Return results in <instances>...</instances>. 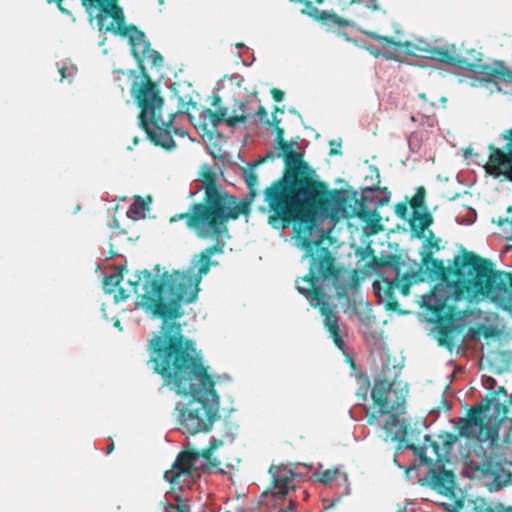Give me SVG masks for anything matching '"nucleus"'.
<instances>
[{
  "label": "nucleus",
  "instance_id": "f257e3e1",
  "mask_svg": "<svg viewBox=\"0 0 512 512\" xmlns=\"http://www.w3.org/2000/svg\"><path fill=\"white\" fill-rule=\"evenodd\" d=\"M289 148L283 146L286 172L280 180L266 188L265 202L269 208L270 222L299 221L295 227V244L305 251V258L311 259V266L318 259V251L325 249L320 246L324 236L340 219L350 216L347 210L349 198L345 192H338L321 201L317 210L313 211L319 195L313 172L302 161V154L288 151Z\"/></svg>",
  "mask_w": 512,
  "mask_h": 512
},
{
  "label": "nucleus",
  "instance_id": "f03ea898",
  "mask_svg": "<svg viewBox=\"0 0 512 512\" xmlns=\"http://www.w3.org/2000/svg\"><path fill=\"white\" fill-rule=\"evenodd\" d=\"M162 329L163 336L150 341L155 371L178 394L192 396L177 405L183 427L191 434L208 431L219 411L214 382L194 344L183 339L180 325L165 321Z\"/></svg>",
  "mask_w": 512,
  "mask_h": 512
},
{
  "label": "nucleus",
  "instance_id": "7ed1b4c3",
  "mask_svg": "<svg viewBox=\"0 0 512 512\" xmlns=\"http://www.w3.org/2000/svg\"><path fill=\"white\" fill-rule=\"evenodd\" d=\"M221 252L222 246L219 244L207 248L193 257L187 271L165 272L159 278L153 277L148 271L138 273L137 281L131 284L134 293L142 291L137 306L164 319L181 317L182 304L191 303L197 298L202 277L212 265L211 257Z\"/></svg>",
  "mask_w": 512,
  "mask_h": 512
},
{
  "label": "nucleus",
  "instance_id": "20e7f679",
  "mask_svg": "<svg viewBox=\"0 0 512 512\" xmlns=\"http://www.w3.org/2000/svg\"><path fill=\"white\" fill-rule=\"evenodd\" d=\"M334 262L328 249H320L317 261L310 266L309 274L297 280V290L312 306L319 307L335 345L345 351L346 344L340 335L339 317L330 308L323 288L333 287L339 296L344 295L352 287L354 276L345 269L335 267Z\"/></svg>",
  "mask_w": 512,
  "mask_h": 512
},
{
  "label": "nucleus",
  "instance_id": "39448f33",
  "mask_svg": "<svg viewBox=\"0 0 512 512\" xmlns=\"http://www.w3.org/2000/svg\"><path fill=\"white\" fill-rule=\"evenodd\" d=\"M459 279L453 283L438 284L433 292L423 296V304L430 310L454 309L462 299L480 301L484 298L496 300L505 291L502 283L480 258L465 261L458 268Z\"/></svg>",
  "mask_w": 512,
  "mask_h": 512
},
{
  "label": "nucleus",
  "instance_id": "423d86ee",
  "mask_svg": "<svg viewBox=\"0 0 512 512\" xmlns=\"http://www.w3.org/2000/svg\"><path fill=\"white\" fill-rule=\"evenodd\" d=\"M132 94L138 106L140 126L147 133L148 138L156 145L165 149H173L176 143L173 136L184 138L186 130L181 127L186 119L183 113L170 114L168 120L162 118L164 100L159 95L157 86L150 80L141 83L137 88L133 87Z\"/></svg>",
  "mask_w": 512,
  "mask_h": 512
},
{
  "label": "nucleus",
  "instance_id": "0eeeda50",
  "mask_svg": "<svg viewBox=\"0 0 512 512\" xmlns=\"http://www.w3.org/2000/svg\"><path fill=\"white\" fill-rule=\"evenodd\" d=\"M206 204H195L189 212L175 215L171 222L186 220V224L193 229L200 238H214L227 231L225 223L236 219L245 213L246 204L214 186H208L205 191Z\"/></svg>",
  "mask_w": 512,
  "mask_h": 512
},
{
  "label": "nucleus",
  "instance_id": "6e6552de",
  "mask_svg": "<svg viewBox=\"0 0 512 512\" xmlns=\"http://www.w3.org/2000/svg\"><path fill=\"white\" fill-rule=\"evenodd\" d=\"M509 398L512 403V396L503 387H499L492 397H486L480 405L473 408L468 418L454 419L452 423L460 436L476 438L492 447L498 439L499 430L502 427H512V417L508 415L506 405Z\"/></svg>",
  "mask_w": 512,
  "mask_h": 512
},
{
  "label": "nucleus",
  "instance_id": "1a4fd4ad",
  "mask_svg": "<svg viewBox=\"0 0 512 512\" xmlns=\"http://www.w3.org/2000/svg\"><path fill=\"white\" fill-rule=\"evenodd\" d=\"M91 20L96 19L102 32H113L129 38L133 55L139 60H151L154 66L161 65V55L149 48L144 33L135 27H127L124 13L117 0H81Z\"/></svg>",
  "mask_w": 512,
  "mask_h": 512
},
{
  "label": "nucleus",
  "instance_id": "9d476101",
  "mask_svg": "<svg viewBox=\"0 0 512 512\" xmlns=\"http://www.w3.org/2000/svg\"><path fill=\"white\" fill-rule=\"evenodd\" d=\"M406 395L407 389L401 383L375 379L371 390L374 411L368 423L377 424L398 438L404 432L400 416L405 413Z\"/></svg>",
  "mask_w": 512,
  "mask_h": 512
},
{
  "label": "nucleus",
  "instance_id": "9b49d317",
  "mask_svg": "<svg viewBox=\"0 0 512 512\" xmlns=\"http://www.w3.org/2000/svg\"><path fill=\"white\" fill-rule=\"evenodd\" d=\"M210 447L201 451L180 452L172 465V468L165 472L164 478L171 484L180 487L199 476V471L208 469L212 465V452L222 445V441L211 437Z\"/></svg>",
  "mask_w": 512,
  "mask_h": 512
},
{
  "label": "nucleus",
  "instance_id": "f8f14e48",
  "mask_svg": "<svg viewBox=\"0 0 512 512\" xmlns=\"http://www.w3.org/2000/svg\"><path fill=\"white\" fill-rule=\"evenodd\" d=\"M272 487L261 494V504L278 512H295V501L289 494L294 489L296 474L286 466H271Z\"/></svg>",
  "mask_w": 512,
  "mask_h": 512
},
{
  "label": "nucleus",
  "instance_id": "ddd939ff",
  "mask_svg": "<svg viewBox=\"0 0 512 512\" xmlns=\"http://www.w3.org/2000/svg\"><path fill=\"white\" fill-rule=\"evenodd\" d=\"M463 475L481 481L490 491H498L512 481L511 473L501 464L479 456L468 458L463 467Z\"/></svg>",
  "mask_w": 512,
  "mask_h": 512
},
{
  "label": "nucleus",
  "instance_id": "4468645a",
  "mask_svg": "<svg viewBox=\"0 0 512 512\" xmlns=\"http://www.w3.org/2000/svg\"><path fill=\"white\" fill-rule=\"evenodd\" d=\"M380 276L382 281H374L372 286L375 294L381 300L392 298L395 289L399 290L403 295H408L411 278L414 277V275L407 273L401 274L399 264L390 262L382 265Z\"/></svg>",
  "mask_w": 512,
  "mask_h": 512
},
{
  "label": "nucleus",
  "instance_id": "2eb2a0df",
  "mask_svg": "<svg viewBox=\"0 0 512 512\" xmlns=\"http://www.w3.org/2000/svg\"><path fill=\"white\" fill-rule=\"evenodd\" d=\"M500 148L490 146V155L485 165L486 172L494 177L505 176L512 181V129L502 134Z\"/></svg>",
  "mask_w": 512,
  "mask_h": 512
},
{
  "label": "nucleus",
  "instance_id": "dca6fc26",
  "mask_svg": "<svg viewBox=\"0 0 512 512\" xmlns=\"http://www.w3.org/2000/svg\"><path fill=\"white\" fill-rule=\"evenodd\" d=\"M241 114L234 116H227V111L219 110V112H214L211 109L203 110L200 114L201 126L204 131L212 134L216 132L218 125L221 122H225V124L230 128H235L239 124L244 123L247 119V116L244 114L243 106L240 107Z\"/></svg>",
  "mask_w": 512,
  "mask_h": 512
},
{
  "label": "nucleus",
  "instance_id": "f3484780",
  "mask_svg": "<svg viewBox=\"0 0 512 512\" xmlns=\"http://www.w3.org/2000/svg\"><path fill=\"white\" fill-rule=\"evenodd\" d=\"M425 188H417L416 194L412 197L410 205L413 208L411 226L417 232H423L432 223V216L424 206Z\"/></svg>",
  "mask_w": 512,
  "mask_h": 512
},
{
  "label": "nucleus",
  "instance_id": "a211bd4d",
  "mask_svg": "<svg viewBox=\"0 0 512 512\" xmlns=\"http://www.w3.org/2000/svg\"><path fill=\"white\" fill-rule=\"evenodd\" d=\"M423 46L417 47V50L423 52L420 56L430 58L450 65H457L459 56L454 45H445L442 47H431L425 42H421Z\"/></svg>",
  "mask_w": 512,
  "mask_h": 512
},
{
  "label": "nucleus",
  "instance_id": "6ab92c4d",
  "mask_svg": "<svg viewBox=\"0 0 512 512\" xmlns=\"http://www.w3.org/2000/svg\"><path fill=\"white\" fill-rule=\"evenodd\" d=\"M432 484L444 492H452L454 489V474L443 466H437L429 471Z\"/></svg>",
  "mask_w": 512,
  "mask_h": 512
},
{
  "label": "nucleus",
  "instance_id": "aec40b11",
  "mask_svg": "<svg viewBox=\"0 0 512 512\" xmlns=\"http://www.w3.org/2000/svg\"><path fill=\"white\" fill-rule=\"evenodd\" d=\"M320 481L325 484H335L340 489L339 496L350 494V484L346 473L341 472L339 469L326 470L320 476Z\"/></svg>",
  "mask_w": 512,
  "mask_h": 512
},
{
  "label": "nucleus",
  "instance_id": "412c9836",
  "mask_svg": "<svg viewBox=\"0 0 512 512\" xmlns=\"http://www.w3.org/2000/svg\"><path fill=\"white\" fill-rule=\"evenodd\" d=\"M361 198L365 200V203L379 208L389 202L390 194L386 189L367 187L362 190Z\"/></svg>",
  "mask_w": 512,
  "mask_h": 512
},
{
  "label": "nucleus",
  "instance_id": "4be33fe9",
  "mask_svg": "<svg viewBox=\"0 0 512 512\" xmlns=\"http://www.w3.org/2000/svg\"><path fill=\"white\" fill-rule=\"evenodd\" d=\"M352 214H356L359 218L371 223H377L381 220L378 208L365 203V200L362 198L360 201L355 200V207L353 208Z\"/></svg>",
  "mask_w": 512,
  "mask_h": 512
},
{
  "label": "nucleus",
  "instance_id": "5701e85b",
  "mask_svg": "<svg viewBox=\"0 0 512 512\" xmlns=\"http://www.w3.org/2000/svg\"><path fill=\"white\" fill-rule=\"evenodd\" d=\"M489 76L495 79L496 85L503 83L505 88L498 86L499 91L508 92L507 88L512 87V71L504 67L502 64H497V67L492 71L487 72Z\"/></svg>",
  "mask_w": 512,
  "mask_h": 512
},
{
  "label": "nucleus",
  "instance_id": "b1692460",
  "mask_svg": "<svg viewBox=\"0 0 512 512\" xmlns=\"http://www.w3.org/2000/svg\"><path fill=\"white\" fill-rule=\"evenodd\" d=\"M368 36H370L371 38L379 41L380 43V48H375L373 46H369L367 49L369 50V52L375 56H379V55H384L386 57H390V52H389V49L392 47V46H398V44L396 42H394L393 40L389 39L388 37H385V36H381V35H378L376 33H373V32H369L367 33Z\"/></svg>",
  "mask_w": 512,
  "mask_h": 512
},
{
  "label": "nucleus",
  "instance_id": "393cba45",
  "mask_svg": "<svg viewBox=\"0 0 512 512\" xmlns=\"http://www.w3.org/2000/svg\"><path fill=\"white\" fill-rule=\"evenodd\" d=\"M127 216L131 219L138 220L145 217V202L141 197H136L130 205Z\"/></svg>",
  "mask_w": 512,
  "mask_h": 512
},
{
  "label": "nucleus",
  "instance_id": "a878e982",
  "mask_svg": "<svg viewBox=\"0 0 512 512\" xmlns=\"http://www.w3.org/2000/svg\"><path fill=\"white\" fill-rule=\"evenodd\" d=\"M498 225L506 239H512V207L507 210V217L499 219Z\"/></svg>",
  "mask_w": 512,
  "mask_h": 512
},
{
  "label": "nucleus",
  "instance_id": "bb28decb",
  "mask_svg": "<svg viewBox=\"0 0 512 512\" xmlns=\"http://www.w3.org/2000/svg\"><path fill=\"white\" fill-rule=\"evenodd\" d=\"M418 107L422 111L423 115L428 119L433 115L434 102L428 101L427 95L425 93H421L418 95Z\"/></svg>",
  "mask_w": 512,
  "mask_h": 512
},
{
  "label": "nucleus",
  "instance_id": "cd10ccee",
  "mask_svg": "<svg viewBox=\"0 0 512 512\" xmlns=\"http://www.w3.org/2000/svg\"><path fill=\"white\" fill-rule=\"evenodd\" d=\"M164 512H190V506L187 501L180 500L176 497V504H165Z\"/></svg>",
  "mask_w": 512,
  "mask_h": 512
},
{
  "label": "nucleus",
  "instance_id": "c85d7f7f",
  "mask_svg": "<svg viewBox=\"0 0 512 512\" xmlns=\"http://www.w3.org/2000/svg\"><path fill=\"white\" fill-rule=\"evenodd\" d=\"M408 146L411 152L418 153L422 146V137L418 132H413L408 137Z\"/></svg>",
  "mask_w": 512,
  "mask_h": 512
},
{
  "label": "nucleus",
  "instance_id": "c756f323",
  "mask_svg": "<svg viewBox=\"0 0 512 512\" xmlns=\"http://www.w3.org/2000/svg\"><path fill=\"white\" fill-rule=\"evenodd\" d=\"M409 448L412 449L414 451V454L419 458L420 464L428 465L432 462V460H430L426 455L428 446L416 447L414 445H410Z\"/></svg>",
  "mask_w": 512,
  "mask_h": 512
},
{
  "label": "nucleus",
  "instance_id": "7c9ffc66",
  "mask_svg": "<svg viewBox=\"0 0 512 512\" xmlns=\"http://www.w3.org/2000/svg\"><path fill=\"white\" fill-rule=\"evenodd\" d=\"M121 280H122L121 273H114L105 278V286L106 287H112V286L116 287L120 284ZM107 292L112 293V292H114V289L108 288Z\"/></svg>",
  "mask_w": 512,
  "mask_h": 512
},
{
  "label": "nucleus",
  "instance_id": "2f4dec72",
  "mask_svg": "<svg viewBox=\"0 0 512 512\" xmlns=\"http://www.w3.org/2000/svg\"><path fill=\"white\" fill-rule=\"evenodd\" d=\"M439 439L443 446L448 450L451 449V447L458 441V437L451 433L440 434Z\"/></svg>",
  "mask_w": 512,
  "mask_h": 512
},
{
  "label": "nucleus",
  "instance_id": "473e14b6",
  "mask_svg": "<svg viewBox=\"0 0 512 512\" xmlns=\"http://www.w3.org/2000/svg\"><path fill=\"white\" fill-rule=\"evenodd\" d=\"M321 20H330L332 21L333 23H336L337 25L339 26H346L348 25V21L342 19V18H339L338 16L336 15H332V14H329L328 12L326 11H322L321 12V17H320Z\"/></svg>",
  "mask_w": 512,
  "mask_h": 512
},
{
  "label": "nucleus",
  "instance_id": "72a5a7b5",
  "mask_svg": "<svg viewBox=\"0 0 512 512\" xmlns=\"http://www.w3.org/2000/svg\"><path fill=\"white\" fill-rule=\"evenodd\" d=\"M424 247L427 249L428 253L432 254L434 251L439 250V239L434 236L428 238L425 241Z\"/></svg>",
  "mask_w": 512,
  "mask_h": 512
},
{
  "label": "nucleus",
  "instance_id": "f704fd0d",
  "mask_svg": "<svg viewBox=\"0 0 512 512\" xmlns=\"http://www.w3.org/2000/svg\"><path fill=\"white\" fill-rule=\"evenodd\" d=\"M256 115L262 123H264L268 126H273V123L270 122V120L268 118V114H267L266 110L262 106H259V108L256 112Z\"/></svg>",
  "mask_w": 512,
  "mask_h": 512
},
{
  "label": "nucleus",
  "instance_id": "c9c22d12",
  "mask_svg": "<svg viewBox=\"0 0 512 512\" xmlns=\"http://www.w3.org/2000/svg\"><path fill=\"white\" fill-rule=\"evenodd\" d=\"M74 68H68V67H61L59 69V73L61 74L62 78H69L73 75Z\"/></svg>",
  "mask_w": 512,
  "mask_h": 512
},
{
  "label": "nucleus",
  "instance_id": "e433bc0d",
  "mask_svg": "<svg viewBox=\"0 0 512 512\" xmlns=\"http://www.w3.org/2000/svg\"><path fill=\"white\" fill-rule=\"evenodd\" d=\"M369 386H370V382H369V380L366 378V379L364 380V385H363V387L359 388L358 395H362V397L365 399V398H366V395H367V392H368V389H369Z\"/></svg>",
  "mask_w": 512,
  "mask_h": 512
},
{
  "label": "nucleus",
  "instance_id": "4c0bfd02",
  "mask_svg": "<svg viewBox=\"0 0 512 512\" xmlns=\"http://www.w3.org/2000/svg\"><path fill=\"white\" fill-rule=\"evenodd\" d=\"M273 93V96H274V99L277 101V102H280L282 101L283 97H284V93L280 90H277V89H274L272 91Z\"/></svg>",
  "mask_w": 512,
  "mask_h": 512
},
{
  "label": "nucleus",
  "instance_id": "58836bf2",
  "mask_svg": "<svg viewBox=\"0 0 512 512\" xmlns=\"http://www.w3.org/2000/svg\"><path fill=\"white\" fill-rule=\"evenodd\" d=\"M277 134H278V139L282 140V134H283L282 129L277 128Z\"/></svg>",
  "mask_w": 512,
  "mask_h": 512
},
{
  "label": "nucleus",
  "instance_id": "ea45409f",
  "mask_svg": "<svg viewBox=\"0 0 512 512\" xmlns=\"http://www.w3.org/2000/svg\"><path fill=\"white\" fill-rule=\"evenodd\" d=\"M113 448H114V444H113V443H111V444L108 446V448H107V452H106V453H107V454L111 453V451L113 450Z\"/></svg>",
  "mask_w": 512,
  "mask_h": 512
},
{
  "label": "nucleus",
  "instance_id": "a19ab883",
  "mask_svg": "<svg viewBox=\"0 0 512 512\" xmlns=\"http://www.w3.org/2000/svg\"><path fill=\"white\" fill-rule=\"evenodd\" d=\"M120 293H121V296L119 298L116 296L117 300H119V299L122 300V299L127 298V295H124L122 291Z\"/></svg>",
  "mask_w": 512,
  "mask_h": 512
},
{
  "label": "nucleus",
  "instance_id": "79ce46f5",
  "mask_svg": "<svg viewBox=\"0 0 512 512\" xmlns=\"http://www.w3.org/2000/svg\"><path fill=\"white\" fill-rule=\"evenodd\" d=\"M432 449H433V451L435 452V454H438V452H437V449H438V448H437V446H436V445L432 444Z\"/></svg>",
  "mask_w": 512,
  "mask_h": 512
},
{
  "label": "nucleus",
  "instance_id": "37998d69",
  "mask_svg": "<svg viewBox=\"0 0 512 512\" xmlns=\"http://www.w3.org/2000/svg\"><path fill=\"white\" fill-rule=\"evenodd\" d=\"M238 49H242V48H245V45L244 44H237L236 46Z\"/></svg>",
  "mask_w": 512,
  "mask_h": 512
},
{
  "label": "nucleus",
  "instance_id": "c03bdc74",
  "mask_svg": "<svg viewBox=\"0 0 512 512\" xmlns=\"http://www.w3.org/2000/svg\"><path fill=\"white\" fill-rule=\"evenodd\" d=\"M505 512H512V508L506 509Z\"/></svg>",
  "mask_w": 512,
  "mask_h": 512
},
{
  "label": "nucleus",
  "instance_id": "a18cd8bd",
  "mask_svg": "<svg viewBox=\"0 0 512 512\" xmlns=\"http://www.w3.org/2000/svg\"><path fill=\"white\" fill-rule=\"evenodd\" d=\"M331 153L336 154V153H337V151H336V150H334V149L332 148V149H331Z\"/></svg>",
  "mask_w": 512,
  "mask_h": 512
},
{
  "label": "nucleus",
  "instance_id": "49530a36",
  "mask_svg": "<svg viewBox=\"0 0 512 512\" xmlns=\"http://www.w3.org/2000/svg\"><path fill=\"white\" fill-rule=\"evenodd\" d=\"M471 212L473 213L474 217H476V212L474 210H471Z\"/></svg>",
  "mask_w": 512,
  "mask_h": 512
},
{
  "label": "nucleus",
  "instance_id": "de8ad7c7",
  "mask_svg": "<svg viewBox=\"0 0 512 512\" xmlns=\"http://www.w3.org/2000/svg\"><path fill=\"white\" fill-rule=\"evenodd\" d=\"M411 119H412L413 121H416V117H415V116H412V117H411Z\"/></svg>",
  "mask_w": 512,
  "mask_h": 512
}]
</instances>
